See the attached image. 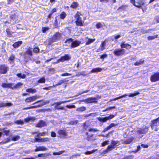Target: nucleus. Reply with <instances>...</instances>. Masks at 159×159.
Listing matches in <instances>:
<instances>
[{
	"instance_id": "nucleus-31",
	"label": "nucleus",
	"mask_w": 159,
	"mask_h": 159,
	"mask_svg": "<svg viewBox=\"0 0 159 159\" xmlns=\"http://www.w3.org/2000/svg\"><path fill=\"white\" fill-rule=\"evenodd\" d=\"M95 39H89L88 41L86 42L85 44L86 45H88L91 44V43L93 42L95 40Z\"/></svg>"
},
{
	"instance_id": "nucleus-18",
	"label": "nucleus",
	"mask_w": 159,
	"mask_h": 159,
	"mask_svg": "<svg viewBox=\"0 0 159 159\" xmlns=\"http://www.w3.org/2000/svg\"><path fill=\"white\" fill-rule=\"evenodd\" d=\"M61 34L59 33H57L55 34L53 37L54 41H56L57 40H59L61 38Z\"/></svg>"
},
{
	"instance_id": "nucleus-57",
	"label": "nucleus",
	"mask_w": 159,
	"mask_h": 159,
	"mask_svg": "<svg viewBox=\"0 0 159 159\" xmlns=\"http://www.w3.org/2000/svg\"><path fill=\"white\" fill-rule=\"evenodd\" d=\"M55 108L56 109H60V110H63L64 107H60L59 106H55Z\"/></svg>"
},
{
	"instance_id": "nucleus-51",
	"label": "nucleus",
	"mask_w": 159,
	"mask_h": 159,
	"mask_svg": "<svg viewBox=\"0 0 159 159\" xmlns=\"http://www.w3.org/2000/svg\"><path fill=\"white\" fill-rule=\"evenodd\" d=\"M78 120H77L72 121L70 122L69 123V124L70 125H74L76 124H77L78 123Z\"/></svg>"
},
{
	"instance_id": "nucleus-64",
	"label": "nucleus",
	"mask_w": 159,
	"mask_h": 159,
	"mask_svg": "<svg viewBox=\"0 0 159 159\" xmlns=\"http://www.w3.org/2000/svg\"><path fill=\"white\" fill-rule=\"evenodd\" d=\"M47 150V148L43 146L40 147V151H44Z\"/></svg>"
},
{
	"instance_id": "nucleus-48",
	"label": "nucleus",
	"mask_w": 159,
	"mask_h": 159,
	"mask_svg": "<svg viewBox=\"0 0 159 159\" xmlns=\"http://www.w3.org/2000/svg\"><path fill=\"white\" fill-rule=\"evenodd\" d=\"M47 124L46 122L43 120H40V127H43L46 125Z\"/></svg>"
},
{
	"instance_id": "nucleus-5",
	"label": "nucleus",
	"mask_w": 159,
	"mask_h": 159,
	"mask_svg": "<svg viewBox=\"0 0 159 159\" xmlns=\"http://www.w3.org/2000/svg\"><path fill=\"white\" fill-rule=\"evenodd\" d=\"M33 49L29 48L25 53L24 56L25 58L27 61L28 60H30L32 55V51Z\"/></svg>"
},
{
	"instance_id": "nucleus-14",
	"label": "nucleus",
	"mask_w": 159,
	"mask_h": 159,
	"mask_svg": "<svg viewBox=\"0 0 159 159\" xmlns=\"http://www.w3.org/2000/svg\"><path fill=\"white\" fill-rule=\"evenodd\" d=\"M106 45V43L105 41L102 42L99 48L97 50V52H98L102 51L105 49Z\"/></svg>"
},
{
	"instance_id": "nucleus-26",
	"label": "nucleus",
	"mask_w": 159,
	"mask_h": 159,
	"mask_svg": "<svg viewBox=\"0 0 159 159\" xmlns=\"http://www.w3.org/2000/svg\"><path fill=\"white\" fill-rule=\"evenodd\" d=\"M22 42L21 41H19L15 43L13 45V46L14 48H16L20 45Z\"/></svg>"
},
{
	"instance_id": "nucleus-55",
	"label": "nucleus",
	"mask_w": 159,
	"mask_h": 159,
	"mask_svg": "<svg viewBox=\"0 0 159 159\" xmlns=\"http://www.w3.org/2000/svg\"><path fill=\"white\" fill-rule=\"evenodd\" d=\"M98 130L97 129H89V131H93V132H95L97 131H98Z\"/></svg>"
},
{
	"instance_id": "nucleus-49",
	"label": "nucleus",
	"mask_w": 159,
	"mask_h": 159,
	"mask_svg": "<svg viewBox=\"0 0 159 159\" xmlns=\"http://www.w3.org/2000/svg\"><path fill=\"white\" fill-rule=\"evenodd\" d=\"M15 123L18 124L23 125L24 124V122L22 120H17Z\"/></svg>"
},
{
	"instance_id": "nucleus-50",
	"label": "nucleus",
	"mask_w": 159,
	"mask_h": 159,
	"mask_svg": "<svg viewBox=\"0 0 159 159\" xmlns=\"http://www.w3.org/2000/svg\"><path fill=\"white\" fill-rule=\"evenodd\" d=\"M49 30V28L48 27H43L42 28V32L43 33H45L46 32V31H48Z\"/></svg>"
},
{
	"instance_id": "nucleus-13",
	"label": "nucleus",
	"mask_w": 159,
	"mask_h": 159,
	"mask_svg": "<svg viewBox=\"0 0 159 159\" xmlns=\"http://www.w3.org/2000/svg\"><path fill=\"white\" fill-rule=\"evenodd\" d=\"M140 93L139 92L137 91L135 93H134L130 94L129 95H128L127 94H125L122 96H120L119 97L120 98H122L127 96H129V97H133L137 95H138Z\"/></svg>"
},
{
	"instance_id": "nucleus-10",
	"label": "nucleus",
	"mask_w": 159,
	"mask_h": 159,
	"mask_svg": "<svg viewBox=\"0 0 159 159\" xmlns=\"http://www.w3.org/2000/svg\"><path fill=\"white\" fill-rule=\"evenodd\" d=\"M70 59V57L67 55H65L64 56L61 57V58L58 60L57 61L55 62L56 63H57L60 62H64L65 61L68 60Z\"/></svg>"
},
{
	"instance_id": "nucleus-6",
	"label": "nucleus",
	"mask_w": 159,
	"mask_h": 159,
	"mask_svg": "<svg viewBox=\"0 0 159 159\" xmlns=\"http://www.w3.org/2000/svg\"><path fill=\"white\" fill-rule=\"evenodd\" d=\"M150 80L152 82L159 81V72L155 73L150 77Z\"/></svg>"
},
{
	"instance_id": "nucleus-54",
	"label": "nucleus",
	"mask_w": 159,
	"mask_h": 159,
	"mask_svg": "<svg viewBox=\"0 0 159 159\" xmlns=\"http://www.w3.org/2000/svg\"><path fill=\"white\" fill-rule=\"evenodd\" d=\"M33 51L34 53H37L39 52V49L38 48H35L33 49Z\"/></svg>"
},
{
	"instance_id": "nucleus-12",
	"label": "nucleus",
	"mask_w": 159,
	"mask_h": 159,
	"mask_svg": "<svg viewBox=\"0 0 159 159\" xmlns=\"http://www.w3.org/2000/svg\"><path fill=\"white\" fill-rule=\"evenodd\" d=\"M2 86L5 88H11V89H13L14 84L13 83H3L2 84Z\"/></svg>"
},
{
	"instance_id": "nucleus-40",
	"label": "nucleus",
	"mask_w": 159,
	"mask_h": 159,
	"mask_svg": "<svg viewBox=\"0 0 159 159\" xmlns=\"http://www.w3.org/2000/svg\"><path fill=\"white\" fill-rule=\"evenodd\" d=\"M157 36H158L157 35H155L153 36H149L148 37V40H152L155 38H157Z\"/></svg>"
},
{
	"instance_id": "nucleus-25",
	"label": "nucleus",
	"mask_w": 159,
	"mask_h": 159,
	"mask_svg": "<svg viewBox=\"0 0 159 159\" xmlns=\"http://www.w3.org/2000/svg\"><path fill=\"white\" fill-rule=\"evenodd\" d=\"M133 140L134 138H131L130 139H128L124 141L123 143L125 144H129L131 143Z\"/></svg>"
},
{
	"instance_id": "nucleus-60",
	"label": "nucleus",
	"mask_w": 159,
	"mask_h": 159,
	"mask_svg": "<svg viewBox=\"0 0 159 159\" xmlns=\"http://www.w3.org/2000/svg\"><path fill=\"white\" fill-rule=\"evenodd\" d=\"M116 107H111L109 108H107L106 110H105V111H109L114 109Z\"/></svg>"
},
{
	"instance_id": "nucleus-34",
	"label": "nucleus",
	"mask_w": 159,
	"mask_h": 159,
	"mask_svg": "<svg viewBox=\"0 0 159 159\" xmlns=\"http://www.w3.org/2000/svg\"><path fill=\"white\" fill-rule=\"evenodd\" d=\"M35 120L34 117H30L28 118L25 119L24 120L25 122H28L30 121L34 120Z\"/></svg>"
},
{
	"instance_id": "nucleus-17",
	"label": "nucleus",
	"mask_w": 159,
	"mask_h": 159,
	"mask_svg": "<svg viewBox=\"0 0 159 159\" xmlns=\"http://www.w3.org/2000/svg\"><path fill=\"white\" fill-rule=\"evenodd\" d=\"M120 47L121 48H126L129 49L131 48V46L129 44L125 43V42H122L120 44Z\"/></svg>"
},
{
	"instance_id": "nucleus-44",
	"label": "nucleus",
	"mask_w": 159,
	"mask_h": 159,
	"mask_svg": "<svg viewBox=\"0 0 159 159\" xmlns=\"http://www.w3.org/2000/svg\"><path fill=\"white\" fill-rule=\"evenodd\" d=\"M39 140H40L39 134H37V136L35 137V140H34V142H39Z\"/></svg>"
},
{
	"instance_id": "nucleus-35",
	"label": "nucleus",
	"mask_w": 159,
	"mask_h": 159,
	"mask_svg": "<svg viewBox=\"0 0 159 159\" xmlns=\"http://www.w3.org/2000/svg\"><path fill=\"white\" fill-rule=\"evenodd\" d=\"M81 15V14L78 11H77L76 14L75 16V18L76 20L80 19L81 18L80 17V16Z\"/></svg>"
},
{
	"instance_id": "nucleus-7",
	"label": "nucleus",
	"mask_w": 159,
	"mask_h": 159,
	"mask_svg": "<svg viewBox=\"0 0 159 159\" xmlns=\"http://www.w3.org/2000/svg\"><path fill=\"white\" fill-rule=\"evenodd\" d=\"M115 115L111 114L109 116L104 118L99 117L98 118V120L100 122H106L107 120L112 119L115 117Z\"/></svg>"
},
{
	"instance_id": "nucleus-33",
	"label": "nucleus",
	"mask_w": 159,
	"mask_h": 159,
	"mask_svg": "<svg viewBox=\"0 0 159 159\" xmlns=\"http://www.w3.org/2000/svg\"><path fill=\"white\" fill-rule=\"evenodd\" d=\"M23 84L22 83L20 82L18 83V84L15 85L14 84V87H13V89L15 88H20Z\"/></svg>"
},
{
	"instance_id": "nucleus-21",
	"label": "nucleus",
	"mask_w": 159,
	"mask_h": 159,
	"mask_svg": "<svg viewBox=\"0 0 159 159\" xmlns=\"http://www.w3.org/2000/svg\"><path fill=\"white\" fill-rule=\"evenodd\" d=\"M13 104L11 103H0V107H10L12 106Z\"/></svg>"
},
{
	"instance_id": "nucleus-1",
	"label": "nucleus",
	"mask_w": 159,
	"mask_h": 159,
	"mask_svg": "<svg viewBox=\"0 0 159 159\" xmlns=\"http://www.w3.org/2000/svg\"><path fill=\"white\" fill-rule=\"evenodd\" d=\"M130 2L136 7L142 9L143 12L146 9L143 8V6L145 4L144 1L143 0H131Z\"/></svg>"
},
{
	"instance_id": "nucleus-2",
	"label": "nucleus",
	"mask_w": 159,
	"mask_h": 159,
	"mask_svg": "<svg viewBox=\"0 0 159 159\" xmlns=\"http://www.w3.org/2000/svg\"><path fill=\"white\" fill-rule=\"evenodd\" d=\"M120 145L119 142L118 141L112 140L111 144L108 146L107 149L104 151L105 153H107L115 148L116 147Z\"/></svg>"
},
{
	"instance_id": "nucleus-30",
	"label": "nucleus",
	"mask_w": 159,
	"mask_h": 159,
	"mask_svg": "<svg viewBox=\"0 0 159 159\" xmlns=\"http://www.w3.org/2000/svg\"><path fill=\"white\" fill-rule=\"evenodd\" d=\"M86 110V107H80L78 108L76 111H85Z\"/></svg>"
},
{
	"instance_id": "nucleus-9",
	"label": "nucleus",
	"mask_w": 159,
	"mask_h": 159,
	"mask_svg": "<svg viewBox=\"0 0 159 159\" xmlns=\"http://www.w3.org/2000/svg\"><path fill=\"white\" fill-rule=\"evenodd\" d=\"M159 122V117L157 119L153 120L151 124V127L152 129H154L155 131H157L156 129H154V126L157 125L158 123Z\"/></svg>"
},
{
	"instance_id": "nucleus-56",
	"label": "nucleus",
	"mask_w": 159,
	"mask_h": 159,
	"mask_svg": "<svg viewBox=\"0 0 159 159\" xmlns=\"http://www.w3.org/2000/svg\"><path fill=\"white\" fill-rule=\"evenodd\" d=\"M66 107L68 108H75L76 107L75 106V105H72L71 106L67 105Z\"/></svg>"
},
{
	"instance_id": "nucleus-47",
	"label": "nucleus",
	"mask_w": 159,
	"mask_h": 159,
	"mask_svg": "<svg viewBox=\"0 0 159 159\" xmlns=\"http://www.w3.org/2000/svg\"><path fill=\"white\" fill-rule=\"evenodd\" d=\"M17 76L19 77L20 78L22 79H24L25 78V75L24 74H22L21 73L18 74H17Z\"/></svg>"
},
{
	"instance_id": "nucleus-16",
	"label": "nucleus",
	"mask_w": 159,
	"mask_h": 159,
	"mask_svg": "<svg viewBox=\"0 0 159 159\" xmlns=\"http://www.w3.org/2000/svg\"><path fill=\"white\" fill-rule=\"evenodd\" d=\"M148 130V128H144L139 129L137 131L138 133L139 134H142L146 133Z\"/></svg>"
},
{
	"instance_id": "nucleus-15",
	"label": "nucleus",
	"mask_w": 159,
	"mask_h": 159,
	"mask_svg": "<svg viewBox=\"0 0 159 159\" xmlns=\"http://www.w3.org/2000/svg\"><path fill=\"white\" fill-rule=\"evenodd\" d=\"M15 59V56L13 55H11L8 60L9 63L13 66L14 65Z\"/></svg>"
},
{
	"instance_id": "nucleus-43",
	"label": "nucleus",
	"mask_w": 159,
	"mask_h": 159,
	"mask_svg": "<svg viewBox=\"0 0 159 159\" xmlns=\"http://www.w3.org/2000/svg\"><path fill=\"white\" fill-rule=\"evenodd\" d=\"M20 138V136H14L12 137V140L14 141L18 140Z\"/></svg>"
},
{
	"instance_id": "nucleus-53",
	"label": "nucleus",
	"mask_w": 159,
	"mask_h": 159,
	"mask_svg": "<svg viewBox=\"0 0 159 159\" xmlns=\"http://www.w3.org/2000/svg\"><path fill=\"white\" fill-rule=\"evenodd\" d=\"M140 150V147L139 146H138L137 147V149L136 150H135L134 151H131L130 152V153H131L132 152H134V153H136V152L139 151Z\"/></svg>"
},
{
	"instance_id": "nucleus-58",
	"label": "nucleus",
	"mask_w": 159,
	"mask_h": 159,
	"mask_svg": "<svg viewBox=\"0 0 159 159\" xmlns=\"http://www.w3.org/2000/svg\"><path fill=\"white\" fill-rule=\"evenodd\" d=\"M71 75V74L68 73H65L61 75V76H68Z\"/></svg>"
},
{
	"instance_id": "nucleus-63",
	"label": "nucleus",
	"mask_w": 159,
	"mask_h": 159,
	"mask_svg": "<svg viewBox=\"0 0 159 159\" xmlns=\"http://www.w3.org/2000/svg\"><path fill=\"white\" fill-rule=\"evenodd\" d=\"M80 75L83 76H86L87 75V74L85 73L84 71H83L80 73Z\"/></svg>"
},
{
	"instance_id": "nucleus-11",
	"label": "nucleus",
	"mask_w": 159,
	"mask_h": 159,
	"mask_svg": "<svg viewBox=\"0 0 159 159\" xmlns=\"http://www.w3.org/2000/svg\"><path fill=\"white\" fill-rule=\"evenodd\" d=\"M38 98L37 96H33L32 97H30L26 98L25 101L26 102H30L34 101Z\"/></svg>"
},
{
	"instance_id": "nucleus-62",
	"label": "nucleus",
	"mask_w": 159,
	"mask_h": 159,
	"mask_svg": "<svg viewBox=\"0 0 159 159\" xmlns=\"http://www.w3.org/2000/svg\"><path fill=\"white\" fill-rule=\"evenodd\" d=\"M89 91V90H87L83 91L81 93H79V94L78 95H80L84 93H88Z\"/></svg>"
},
{
	"instance_id": "nucleus-3",
	"label": "nucleus",
	"mask_w": 159,
	"mask_h": 159,
	"mask_svg": "<svg viewBox=\"0 0 159 159\" xmlns=\"http://www.w3.org/2000/svg\"><path fill=\"white\" fill-rule=\"evenodd\" d=\"M101 98L100 96L92 97L80 101V102H84L86 103H97L98 100Z\"/></svg>"
},
{
	"instance_id": "nucleus-29",
	"label": "nucleus",
	"mask_w": 159,
	"mask_h": 159,
	"mask_svg": "<svg viewBox=\"0 0 159 159\" xmlns=\"http://www.w3.org/2000/svg\"><path fill=\"white\" fill-rule=\"evenodd\" d=\"M104 25V23L98 22L96 24V27L97 29H99L102 27Z\"/></svg>"
},
{
	"instance_id": "nucleus-27",
	"label": "nucleus",
	"mask_w": 159,
	"mask_h": 159,
	"mask_svg": "<svg viewBox=\"0 0 159 159\" xmlns=\"http://www.w3.org/2000/svg\"><path fill=\"white\" fill-rule=\"evenodd\" d=\"M144 60L143 59H141L138 61H137L136 62L134 65L135 66H139L141 65H142L143 63Z\"/></svg>"
},
{
	"instance_id": "nucleus-61",
	"label": "nucleus",
	"mask_w": 159,
	"mask_h": 159,
	"mask_svg": "<svg viewBox=\"0 0 159 159\" xmlns=\"http://www.w3.org/2000/svg\"><path fill=\"white\" fill-rule=\"evenodd\" d=\"M51 136L52 137H56V134L54 132H52L51 133Z\"/></svg>"
},
{
	"instance_id": "nucleus-52",
	"label": "nucleus",
	"mask_w": 159,
	"mask_h": 159,
	"mask_svg": "<svg viewBox=\"0 0 159 159\" xmlns=\"http://www.w3.org/2000/svg\"><path fill=\"white\" fill-rule=\"evenodd\" d=\"M54 40L53 38L52 37V38H50L47 41L48 42V44H50L54 42H55V41H53Z\"/></svg>"
},
{
	"instance_id": "nucleus-46",
	"label": "nucleus",
	"mask_w": 159,
	"mask_h": 159,
	"mask_svg": "<svg viewBox=\"0 0 159 159\" xmlns=\"http://www.w3.org/2000/svg\"><path fill=\"white\" fill-rule=\"evenodd\" d=\"M49 139L48 138H40V142H45L49 141Z\"/></svg>"
},
{
	"instance_id": "nucleus-41",
	"label": "nucleus",
	"mask_w": 159,
	"mask_h": 159,
	"mask_svg": "<svg viewBox=\"0 0 159 159\" xmlns=\"http://www.w3.org/2000/svg\"><path fill=\"white\" fill-rule=\"evenodd\" d=\"M49 102V101H45L43 100L40 101V106H43Z\"/></svg>"
},
{
	"instance_id": "nucleus-23",
	"label": "nucleus",
	"mask_w": 159,
	"mask_h": 159,
	"mask_svg": "<svg viewBox=\"0 0 159 159\" xmlns=\"http://www.w3.org/2000/svg\"><path fill=\"white\" fill-rule=\"evenodd\" d=\"M102 69L101 68H95L93 69L90 72L91 73H97L101 71Z\"/></svg>"
},
{
	"instance_id": "nucleus-37",
	"label": "nucleus",
	"mask_w": 159,
	"mask_h": 159,
	"mask_svg": "<svg viewBox=\"0 0 159 159\" xmlns=\"http://www.w3.org/2000/svg\"><path fill=\"white\" fill-rule=\"evenodd\" d=\"M66 16V14L64 12H63L60 15V18L63 19H64Z\"/></svg>"
},
{
	"instance_id": "nucleus-42",
	"label": "nucleus",
	"mask_w": 159,
	"mask_h": 159,
	"mask_svg": "<svg viewBox=\"0 0 159 159\" xmlns=\"http://www.w3.org/2000/svg\"><path fill=\"white\" fill-rule=\"evenodd\" d=\"M110 141L109 140H106L103 142L102 144V146L104 147L109 143Z\"/></svg>"
},
{
	"instance_id": "nucleus-24",
	"label": "nucleus",
	"mask_w": 159,
	"mask_h": 159,
	"mask_svg": "<svg viewBox=\"0 0 159 159\" xmlns=\"http://www.w3.org/2000/svg\"><path fill=\"white\" fill-rule=\"evenodd\" d=\"M26 92L31 93H34L36 92V90L34 89L29 88L26 89Z\"/></svg>"
},
{
	"instance_id": "nucleus-28",
	"label": "nucleus",
	"mask_w": 159,
	"mask_h": 159,
	"mask_svg": "<svg viewBox=\"0 0 159 159\" xmlns=\"http://www.w3.org/2000/svg\"><path fill=\"white\" fill-rule=\"evenodd\" d=\"M78 6L79 4L77 2H74L71 5L70 7L73 8H75L78 7Z\"/></svg>"
},
{
	"instance_id": "nucleus-36",
	"label": "nucleus",
	"mask_w": 159,
	"mask_h": 159,
	"mask_svg": "<svg viewBox=\"0 0 159 159\" xmlns=\"http://www.w3.org/2000/svg\"><path fill=\"white\" fill-rule=\"evenodd\" d=\"M6 31L7 32V35L9 37L11 36V35L13 34V32L11 31L9 29H7Z\"/></svg>"
},
{
	"instance_id": "nucleus-4",
	"label": "nucleus",
	"mask_w": 159,
	"mask_h": 159,
	"mask_svg": "<svg viewBox=\"0 0 159 159\" xmlns=\"http://www.w3.org/2000/svg\"><path fill=\"white\" fill-rule=\"evenodd\" d=\"M114 55L116 56H121L125 54V50L122 48L115 49L113 51Z\"/></svg>"
},
{
	"instance_id": "nucleus-38",
	"label": "nucleus",
	"mask_w": 159,
	"mask_h": 159,
	"mask_svg": "<svg viewBox=\"0 0 159 159\" xmlns=\"http://www.w3.org/2000/svg\"><path fill=\"white\" fill-rule=\"evenodd\" d=\"M65 152V151H60L58 152H54L53 153V154L54 155H59L63 153H64Z\"/></svg>"
},
{
	"instance_id": "nucleus-8",
	"label": "nucleus",
	"mask_w": 159,
	"mask_h": 159,
	"mask_svg": "<svg viewBox=\"0 0 159 159\" xmlns=\"http://www.w3.org/2000/svg\"><path fill=\"white\" fill-rule=\"evenodd\" d=\"M8 69V67L5 65L0 66V74H4L7 73Z\"/></svg>"
},
{
	"instance_id": "nucleus-32",
	"label": "nucleus",
	"mask_w": 159,
	"mask_h": 159,
	"mask_svg": "<svg viewBox=\"0 0 159 159\" xmlns=\"http://www.w3.org/2000/svg\"><path fill=\"white\" fill-rule=\"evenodd\" d=\"M128 6L127 5H123L120 7H119L118 10L121 9L123 10H125L127 9Z\"/></svg>"
},
{
	"instance_id": "nucleus-19",
	"label": "nucleus",
	"mask_w": 159,
	"mask_h": 159,
	"mask_svg": "<svg viewBox=\"0 0 159 159\" xmlns=\"http://www.w3.org/2000/svg\"><path fill=\"white\" fill-rule=\"evenodd\" d=\"M58 133L61 136H66L67 135V134L65 130H59L58 131Z\"/></svg>"
},
{
	"instance_id": "nucleus-20",
	"label": "nucleus",
	"mask_w": 159,
	"mask_h": 159,
	"mask_svg": "<svg viewBox=\"0 0 159 159\" xmlns=\"http://www.w3.org/2000/svg\"><path fill=\"white\" fill-rule=\"evenodd\" d=\"M81 42L80 41H75L72 42L71 47L74 48L78 46L80 43Z\"/></svg>"
},
{
	"instance_id": "nucleus-59",
	"label": "nucleus",
	"mask_w": 159,
	"mask_h": 159,
	"mask_svg": "<svg viewBox=\"0 0 159 159\" xmlns=\"http://www.w3.org/2000/svg\"><path fill=\"white\" fill-rule=\"evenodd\" d=\"M45 81V79L43 77L40 78V83H44Z\"/></svg>"
},
{
	"instance_id": "nucleus-39",
	"label": "nucleus",
	"mask_w": 159,
	"mask_h": 159,
	"mask_svg": "<svg viewBox=\"0 0 159 159\" xmlns=\"http://www.w3.org/2000/svg\"><path fill=\"white\" fill-rule=\"evenodd\" d=\"M69 101H60L59 102H57L55 103V106H58L59 105H60L62 103H63L66 102H69Z\"/></svg>"
},
{
	"instance_id": "nucleus-22",
	"label": "nucleus",
	"mask_w": 159,
	"mask_h": 159,
	"mask_svg": "<svg viewBox=\"0 0 159 159\" xmlns=\"http://www.w3.org/2000/svg\"><path fill=\"white\" fill-rule=\"evenodd\" d=\"M81 19V18H80L76 20L75 22L76 25H79L80 26H82L83 25V23H84V21H83Z\"/></svg>"
},
{
	"instance_id": "nucleus-45",
	"label": "nucleus",
	"mask_w": 159,
	"mask_h": 159,
	"mask_svg": "<svg viewBox=\"0 0 159 159\" xmlns=\"http://www.w3.org/2000/svg\"><path fill=\"white\" fill-rule=\"evenodd\" d=\"M97 150V149H95V150H93L92 151H88L85 153V154L86 155L90 154H91L93 153L94 152H96Z\"/></svg>"
}]
</instances>
